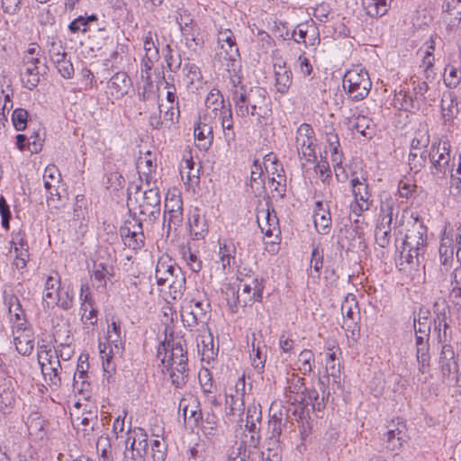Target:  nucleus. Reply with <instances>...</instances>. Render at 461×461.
<instances>
[{
  "mask_svg": "<svg viewBox=\"0 0 461 461\" xmlns=\"http://www.w3.org/2000/svg\"><path fill=\"white\" fill-rule=\"evenodd\" d=\"M220 124L228 146L235 141L234 120L231 104L226 102L221 92L213 87L204 100V109L199 115L194 134L199 141L198 147L207 150L213 141V129Z\"/></svg>",
  "mask_w": 461,
  "mask_h": 461,
  "instance_id": "nucleus-1",
  "label": "nucleus"
},
{
  "mask_svg": "<svg viewBox=\"0 0 461 461\" xmlns=\"http://www.w3.org/2000/svg\"><path fill=\"white\" fill-rule=\"evenodd\" d=\"M233 87L230 90L231 100L238 117H252L258 124L267 123L271 115V101L266 89L259 86L248 87L241 85V77L233 76Z\"/></svg>",
  "mask_w": 461,
  "mask_h": 461,
  "instance_id": "nucleus-2",
  "label": "nucleus"
},
{
  "mask_svg": "<svg viewBox=\"0 0 461 461\" xmlns=\"http://www.w3.org/2000/svg\"><path fill=\"white\" fill-rule=\"evenodd\" d=\"M400 229V233L404 232L400 248V264L402 265L405 262L419 266L426 251L427 227L417 215L411 214L405 221L404 227Z\"/></svg>",
  "mask_w": 461,
  "mask_h": 461,
  "instance_id": "nucleus-3",
  "label": "nucleus"
},
{
  "mask_svg": "<svg viewBox=\"0 0 461 461\" xmlns=\"http://www.w3.org/2000/svg\"><path fill=\"white\" fill-rule=\"evenodd\" d=\"M434 330L438 333V339L442 343L439 361L443 375H454L458 373L457 364L455 360V351L448 343L452 330L449 327L450 309L445 300L437 301L433 305Z\"/></svg>",
  "mask_w": 461,
  "mask_h": 461,
  "instance_id": "nucleus-4",
  "label": "nucleus"
},
{
  "mask_svg": "<svg viewBox=\"0 0 461 461\" xmlns=\"http://www.w3.org/2000/svg\"><path fill=\"white\" fill-rule=\"evenodd\" d=\"M238 290L231 286L226 290V299L231 308L261 301L264 285L263 279L258 275L243 268L238 272Z\"/></svg>",
  "mask_w": 461,
  "mask_h": 461,
  "instance_id": "nucleus-5",
  "label": "nucleus"
},
{
  "mask_svg": "<svg viewBox=\"0 0 461 461\" xmlns=\"http://www.w3.org/2000/svg\"><path fill=\"white\" fill-rule=\"evenodd\" d=\"M186 354L185 340L181 337H172L159 344L157 357L169 375L184 374L188 370Z\"/></svg>",
  "mask_w": 461,
  "mask_h": 461,
  "instance_id": "nucleus-6",
  "label": "nucleus"
},
{
  "mask_svg": "<svg viewBox=\"0 0 461 461\" xmlns=\"http://www.w3.org/2000/svg\"><path fill=\"white\" fill-rule=\"evenodd\" d=\"M124 338L121 322L113 321L107 327L104 341L99 342V354L104 372L112 375L115 373L113 358L121 356L124 349Z\"/></svg>",
  "mask_w": 461,
  "mask_h": 461,
  "instance_id": "nucleus-7",
  "label": "nucleus"
},
{
  "mask_svg": "<svg viewBox=\"0 0 461 461\" xmlns=\"http://www.w3.org/2000/svg\"><path fill=\"white\" fill-rule=\"evenodd\" d=\"M429 159V172L437 181L445 180L447 175L453 171L454 164L451 163V144L447 140H435L428 151Z\"/></svg>",
  "mask_w": 461,
  "mask_h": 461,
  "instance_id": "nucleus-8",
  "label": "nucleus"
},
{
  "mask_svg": "<svg viewBox=\"0 0 461 461\" xmlns=\"http://www.w3.org/2000/svg\"><path fill=\"white\" fill-rule=\"evenodd\" d=\"M217 40L221 48L218 53L221 62L231 76H237L241 68V61L233 32L229 29L221 30Z\"/></svg>",
  "mask_w": 461,
  "mask_h": 461,
  "instance_id": "nucleus-9",
  "label": "nucleus"
},
{
  "mask_svg": "<svg viewBox=\"0 0 461 461\" xmlns=\"http://www.w3.org/2000/svg\"><path fill=\"white\" fill-rule=\"evenodd\" d=\"M411 214L413 213L407 209H403L400 212V203L396 197L385 191L380 194L378 223L393 224L395 229L402 228Z\"/></svg>",
  "mask_w": 461,
  "mask_h": 461,
  "instance_id": "nucleus-10",
  "label": "nucleus"
},
{
  "mask_svg": "<svg viewBox=\"0 0 461 461\" xmlns=\"http://www.w3.org/2000/svg\"><path fill=\"white\" fill-rule=\"evenodd\" d=\"M372 87V82L366 70L356 67L346 72L343 77V88L348 97L355 102L365 99Z\"/></svg>",
  "mask_w": 461,
  "mask_h": 461,
  "instance_id": "nucleus-11",
  "label": "nucleus"
},
{
  "mask_svg": "<svg viewBox=\"0 0 461 461\" xmlns=\"http://www.w3.org/2000/svg\"><path fill=\"white\" fill-rule=\"evenodd\" d=\"M350 186L354 197L350 203V210L355 215L361 216L364 212L369 211L374 205V198L367 179L363 176L359 177L354 173L351 176Z\"/></svg>",
  "mask_w": 461,
  "mask_h": 461,
  "instance_id": "nucleus-12",
  "label": "nucleus"
},
{
  "mask_svg": "<svg viewBox=\"0 0 461 461\" xmlns=\"http://www.w3.org/2000/svg\"><path fill=\"white\" fill-rule=\"evenodd\" d=\"M123 453L124 461H145L149 450L148 434L141 428L130 430Z\"/></svg>",
  "mask_w": 461,
  "mask_h": 461,
  "instance_id": "nucleus-13",
  "label": "nucleus"
},
{
  "mask_svg": "<svg viewBox=\"0 0 461 461\" xmlns=\"http://www.w3.org/2000/svg\"><path fill=\"white\" fill-rule=\"evenodd\" d=\"M197 350L201 355L202 367L208 375L210 368L213 367L217 354L218 345L214 344L213 336L206 324H203L196 339Z\"/></svg>",
  "mask_w": 461,
  "mask_h": 461,
  "instance_id": "nucleus-14",
  "label": "nucleus"
},
{
  "mask_svg": "<svg viewBox=\"0 0 461 461\" xmlns=\"http://www.w3.org/2000/svg\"><path fill=\"white\" fill-rule=\"evenodd\" d=\"M315 134L312 127L308 123L301 124L295 136V143L298 155L305 158L307 161L315 158Z\"/></svg>",
  "mask_w": 461,
  "mask_h": 461,
  "instance_id": "nucleus-15",
  "label": "nucleus"
},
{
  "mask_svg": "<svg viewBox=\"0 0 461 461\" xmlns=\"http://www.w3.org/2000/svg\"><path fill=\"white\" fill-rule=\"evenodd\" d=\"M81 403L76 402L70 412L71 422L77 433H82V437L87 438L92 435L95 427L98 424L97 416L91 411L80 412Z\"/></svg>",
  "mask_w": 461,
  "mask_h": 461,
  "instance_id": "nucleus-16",
  "label": "nucleus"
},
{
  "mask_svg": "<svg viewBox=\"0 0 461 461\" xmlns=\"http://www.w3.org/2000/svg\"><path fill=\"white\" fill-rule=\"evenodd\" d=\"M140 214L155 221L160 214V194L157 186H151L143 192L141 199L139 201Z\"/></svg>",
  "mask_w": 461,
  "mask_h": 461,
  "instance_id": "nucleus-17",
  "label": "nucleus"
},
{
  "mask_svg": "<svg viewBox=\"0 0 461 461\" xmlns=\"http://www.w3.org/2000/svg\"><path fill=\"white\" fill-rule=\"evenodd\" d=\"M14 342L16 350L23 356H29L34 348V332L28 324H16L13 327Z\"/></svg>",
  "mask_w": 461,
  "mask_h": 461,
  "instance_id": "nucleus-18",
  "label": "nucleus"
},
{
  "mask_svg": "<svg viewBox=\"0 0 461 461\" xmlns=\"http://www.w3.org/2000/svg\"><path fill=\"white\" fill-rule=\"evenodd\" d=\"M405 423L401 419H397L396 423L393 420L388 427V430L384 434L383 439L385 447L390 451L399 450L405 441Z\"/></svg>",
  "mask_w": 461,
  "mask_h": 461,
  "instance_id": "nucleus-19",
  "label": "nucleus"
},
{
  "mask_svg": "<svg viewBox=\"0 0 461 461\" xmlns=\"http://www.w3.org/2000/svg\"><path fill=\"white\" fill-rule=\"evenodd\" d=\"M292 37L297 43H303L306 47L315 46L320 42L319 30L313 21L298 24L293 31Z\"/></svg>",
  "mask_w": 461,
  "mask_h": 461,
  "instance_id": "nucleus-20",
  "label": "nucleus"
},
{
  "mask_svg": "<svg viewBox=\"0 0 461 461\" xmlns=\"http://www.w3.org/2000/svg\"><path fill=\"white\" fill-rule=\"evenodd\" d=\"M287 390L290 393L289 400L294 402H299L303 404L306 401V394L309 399L317 397L315 391H310L304 383V378L302 376H292L291 379L287 380Z\"/></svg>",
  "mask_w": 461,
  "mask_h": 461,
  "instance_id": "nucleus-21",
  "label": "nucleus"
},
{
  "mask_svg": "<svg viewBox=\"0 0 461 461\" xmlns=\"http://www.w3.org/2000/svg\"><path fill=\"white\" fill-rule=\"evenodd\" d=\"M274 78L276 91L282 95H286L293 83V73L285 62L274 64Z\"/></svg>",
  "mask_w": 461,
  "mask_h": 461,
  "instance_id": "nucleus-22",
  "label": "nucleus"
},
{
  "mask_svg": "<svg viewBox=\"0 0 461 461\" xmlns=\"http://www.w3.org/2000/svg\"><path fill=\"white\" fill-rule=\"evenodd\" d=\"M312 217L317 232L328 234L332 222L330 205L322 201L315 202Z\"/></svg>",
  "mask_w": 461,
  "mask_h": 461,
  "instance_id": "nucleus-23",
  "label": "nucleus"
},
{
  "mask_svg": "<svg viewBox=\"0 0 461 461\" xmlns=\"http://www.w3.org/2000/svg\"><path fill=\"white\" fill-rule=\"evenodd\" d=\"M129 230L135 233V242H129V248L131 249H140L144 246L145 236L143 233V227L141 220L138 219L135 215L130 216L128 219L124 221L123 225L120 228V233H127L129 235Z\"/></svg>",
  "mask_w": 461,
  "mask_h": 461,
  "instance_id": "nucleus-24",
  "label": "nucleus"
},
{
  "mask_svg": "<svg viewBox=\"0 0 461 461\" xmlns=\"http://www.w3.org/2000/svg\"><path fill=\"white\" fill-rule=\"evenodd\" d=\"M183 81L191 91L202 88L203 77L200 68L193 62H185L182 68Z\"/></svg>",
  "mask_w": 461,
  "mask_h": 461,
  "instance_id": "nucleus-25",
  "label": "nucleus"
},
{
  "mask_svg": "<svg viewBox=\"0 0 461 461\" xmlns=\"http://www.w3.org/2000/svg\"><path fill=\"white\" fill-rule=\"evenodd\" d=\"M257 219L261 231L266 236L271 237L275 232L279 233L278 218L274 209L270 210L268 205L266 210L262 209L258 212Z\"/></svg>",
  "mask_w": 461,
  "mask_h": 461,
  "instance_id": "nucleus-26",
  "label": "nucleus"
},
{
  "mask_svg": "<svg viewBox=\"0 0 461 461\" xmlns=\"http://www.w3.org/2000/svg\"><path fill=\"white\" fill-rule=\"evenodd\" d=\"M218 262L225 272L236 263L237 248L233 240L229 239L219 240Z\"/></svg>",
  "mask_w": 461,
  "mask_h": 461,
  "instance_id": "nucleus-27",
  "label": "nucleus"
},
{
  "mask_svg": "<svg viewBox=\"0 0 461 461\" xmlns=\"http://www.w3.org/2000/svg\"><path fill=\"white\" fill-rule=\"evenodd\" d=\"M443 13V21L447 28H457L461 24V0H445Z\"/></svg>",
  "mask_w": 461,
  "mask_h": 461,
  "instance_id": "nucleus-28",
  "label": "nucleus"
},
{
  "mask_svg": "<svg viewBox=\"0 0 461 461\" xmlns=\"http://www.w3.org/2000/svg\"><path fill=\"white\" fill-rule=\"evenodd\" d=\"M60 277L58 273L50 276L45 281L43 303L48 308H53L59 302V294L60 291Z\"/></svg>",
  "mask_w": 461,
  "mask_h": 461,
  "instance_id": "nucleus-29",
  "label": "nucleus"
},
{
  "mask_svg": "<svg viewBox=\"0 0 461 461\" xmlns=\"http://www.w3.org/2000/svg\"><path fill=\"white\" fill-rule=\"evenodd\" d=\"M179 410L183 411L185 420L188 419L189 420H193L195 425L199 424L203 413L200 408V402L196 398L193 396L182 398L179 402Z\"/></svg>",
  "mask_w": 461,
  "mask_h": 461,
  "instance_id": "nucleus-30",
  "label": "nucleus"
},
{
  "mask_svg": "<svg viewBox=\"0 0 461 461\" xmlns=\"http://www.w3.org/2000/svg\"><path fill=\"white\" fill-rule=\"evenodd\" d=\"M341 313L343 315L342 327L349 330L355 328L357 321L359 319V309L357 303L352 297H347L341 304Z\"/></svg>",
  "mask_w": 461,
  "mask_h": 461,
  "instance_id": "nucleus-31",
  "label": "nucleus"
},
{
  "mask_svg": "<svg viewBox=\"0 0 461 461\" xmlns=\"http://www.w3.org/2000/svg\"><path fill=\"white\" fill-rule=\"evenodd\" d=\"M131 80L125 72H117L108 82V88L111 95L120 98L126 95L131 88Z\"/></svg>",
  "mask_w": 461,
  "mask_h": 461,
  "instance_id": "nucleus-32",
  "label": "nucleus"
},
{
  "mask_svg": "<svg viewBox=\"0 0 461 461\" xmlns=\"http://www.w3.org/2000/svg\"><path fill=\"white\" fill-rule=\"evenodd\" d=\"M348 130L360 133L366 138H372L374 133L373 121L364 115L352 116L347 119Z\"/></svg>",
  "mask_w": 461,
  "mask_h": 461,
  "instance_id": "nucleus-33",
  "label": "nucleus"
},
{
  "mask_svg": "<svg viewBox=\"0 0 461 461\" xmlns=\"http://www.w3.org/2000/svg\"><path fill=\"white\" fill-rule=\"evenodd\" d=\"M180 175L185 185L190 187L196 185L199 183L200 167L192 158H185L180 165Z\"/></svg>",
  "mask_w": 461,
  "mask_h": 461,
  "instance_id": "nucleus-34",
  "label": "nucleus"
},
{
  "mask_svg": "<svg viewBox=\"0 0 461 461\" xmlns=\"http://www.w3.org/2000/svg\"><path fill=\"white\" fill-rule=\"evenodd\" d=\"M113 267L112 265L101 262L95 261L93 266V278L96 284L97 289H105L107 281L110 280V277L113 276Z\"/></svg>",
  "mask_w": 461,
  "mask_h": 461,
  "instance_id": "nucleus-35",
  "label": "nucleus"
},
{
  "mask_svg": "<svg viewBox=\"0 0 461 461\" xmlns=\"http://www.w3.org/2000/svg\"><path fill=\"white\" fill-rule=\"evenodd\" d=\"M166 285L169 288V294L174 299L181 297L185 289V276L181 267H175L172 276L166 282Z\"/></svg>",
  "mask_w": 461,
  "mask_h": 461,
  "instance_id": "nucleus-36",
  "label": "nucleus"
},
{
  "mask_svg": "<svg viewBox=\"0 0 461 461\" xmlns=\"http://www.w3.org/2000/svg\"><path fill=\"white\" fill-rule=\"evenodd\" d=\"M42 179L47 194H55L54 191L59 189L61 182V175L59 168L54 165H49L46 167Z\"/></svg>",
  "mask_w": 461,
  "mask_h": 461,
  "instance_id": "nucleus-37",
  "label": "nucleus"
},
{
  "mask_svg": "<svg viewBox=\"0 0 461 461\" xmlns=\"http://www.w3.org/2000/svg\"><path fill=\"white\" fill-rule=\"evenodd\" d=\"M5 304L8 307L10 320L13 322V326L16 324H28L27 321L24 318V312L22 308V304L19 299L15 295H9L5 299Z\"/></svg>",
  "mask_w": 461,
  "mask_h": 461,
  "instance_id": "nucleus-38",
  "label": "nucleus"
},
{
  "mask_svg": "<svg viewBox=\"0 0 461 461\" xmlns=\"http://www.w3.org/2000/svg\"><path fill=\"white\" fill-rule=\"evenodd\" d=\"M177 266L171 258H160L156 266L155 277L158 285H166V282L172 276L175 267Z\"/></svg>",
  "mask_w": 461,
  "mask_h": 461,
  "instance_id": "nucleus-39",
  "label": "nucleus"
},
{
  "mask_svg": "<svg viewBox=\"0 0 461 461\" xmlns=\"http://www.w3.org/2000/svg\"><path fill=\"white\" fill-rule=\"evenodd\" d=\"M391 0H362L363 8L370 17L384 15L390 6Z\"/></svg>",
  "mask_w": 461,
  "mask_h": 461,
  "instance_id": "nucleus-40",
  "label": "nucleus"
},
{
  "mask_svg": "<svg viewBox=\"0 0 461 461\" xmlns=\"http://www.w3.org/2000/svg\"><path fill=\"white\" fill-rule=\"evenodd\" d=\"M200 421L202 432L206 438H212L219 435L218 417L214 412H206Z\"/></svg>",
  "mask_w": 461,
  "mask_h": 461,
  "instance_id": "nucleus-41",
  "label": "nucleus"
},
{
  "mask_svg": "<svg viewBox=\"0 0 461 461\" xmlns=\"http://www.w3.org/2000/svg\"><path fill=\"white\" fill-rule=\"evenodd\" d=\"M457 102L452 94H444L441 99V113L446 122L452 121L458 114Z\"/></svg>",
  "mask_w": 461,
  "mask_h": 461,
  "instance_id": "nucleus-42",
  "label": "nucleus"
},
{
  "mask_svg": "<svg viewBox=\"0 0 461 461\" xmlns=\"http://www.w3.org/2000/svg\"><path fill=\"white\" fill-rule=\"evenodd\" d=\"M21 79L24 87L29 90L34 89L40 83L39 66H23Z\"/></svg>",
  "mask_w": 461,
  "mask_h": 461,
  "instance_id": "nucleus-43",
  "label": "nucleus"
},
{
  "mask_svg": "<svg viewBox=\"0 0 461 461\" xmlns=\"http://www.w3.org/2000/svg\"><path fill=\"white\" fill-rule=\"evenodd\" d=\"M443 245L450 248L461 249V227L447 225L443 230L442 238Z\"/></svg>",
  "mask_w": 461,
  "mask_h": 461,
  "instance_id": "nucleus-44",
  "label": "nucleus"
},
{
  "mask_svg": "<svg viewBox=\"0 0 461 461\" xmlns=\"http://www.w3.org/2000/svg\"><path fill=\"white\" fill-rule=\"evenodd\" d=\"M430 141L429 129L426 125H420L414 132V137L411 142V149L418 151H426L425 149Z\"/></svg>",
  "mask_w": 461,
  "mask_h": 461,
  "instance_id": "nucleus-45",
  "label": "nucleus"
},
{
  "mask_svg": "<svg viewBox=\"0 0 461 461\" xmlns=\"http://www.w3.org/2000/svg\"><path fill=\"white\" fill-rule=\"evenodd\" d=\"M46 47L49 51L50 60L58 61L59 59L64 58L68 55L65 51V47L62 45V41L57 37V35H51L47 37Z\"/></svg>",
  "mask_w": 461,
  "mask_h": 461,
  "instance_id": "nucleus-46",
  "label": "nucleus"
},
{
  "mask_svg": "<svg viewBox=\"0 0 461 461\" xmlns=\"http://www.w3.org/2000/svg\"><path fill=\"white\" fill-rule=\"evenodd\" d=\"M48 351L46 349V346H42L39 348L38 350V359L39 364L41 366V375H50L49 370L52 371L54 375H58V366H60L59 360H49L47 358Z\"/></svg>",
  "mask_w": 461,
  "mask_h": 461,
  "instance_id": "nucleus-47",
  "label": "nucleus"
},
{
  "mask_svg": "<svg viewBox=\"0 0 461 461\" xmlns=\"http://www.w3.org/2000/svg\"><path fill=\"white\" fill-rule=\"evenodd\" d=\"M244 410L242 397L238 395H226L225 411L227 415L240 416Z\"/></svg>",
  "mask_w": 461,
  "mask_h": 461,
  "instance_id": "nucleus-48",
  "label": "nucleus"
},
{
  "mask_svg": "<svg viewBox=\"0 0 461 461\" xmlns=\"http://www.w3.org/2000/svg\"><path fill=\"white\" fill-rule=\"evenodd\" d=\"M392 225L378 223L375 231V242L381 248H386L391 241Z\"/></svg>",
  "mask_w": 461,
  "mask_h": 461,
  "instance_id": "nucleus-49",
  "label": "nucleus"
},
{
  "mask_svg": "<svg viewBox=\"0 0 461 461\" xmlns=\"http://www.w3.org/2000/svg\"><path fill=\"white\" fill-rule=\"evenodd\" d=\"M263 169L262 167L258 161H254L251 166L250 172V187L253 192H260L261 189L264 188V180L262 178Z\"/></svg>",
  "mask_w": 461,
  "mask_h": 461,
  "instance_id": "nucleus-50",
  "label": "nucleus"
},
{
  "mask_svg": "<svg viewBox=\"0 0 461 461\" xmlns=\"http://www.w3.org/2000/svg\"><path fill=\"white\" fill-rule=\"evenodd\" d=\"M416 334V346H417V359L421 363L422 367L428 363L429 357L427 355L428 351V337L429 335H423L420 333Z\"/></svg>",
  "mask_w": 461,
  "mask_h": 461,
  "instance_id": "nucleus-51",
  "label": "nucleus"
},
{
  "mask_svg": "<svg viewBox=\"0 0 461 461\" xmlns=\"http://www.w3.org/2000/svg\"><path fill=\"white\" fill-rule=\"evenodd\" d=\"M393 103L394 106L399 110L411 112L415 108L414 99L409 95V93L402 90L395 95Z\"/></svg>",
  "mask_w": 461,
  "mask_h": 461,
  "instance_id": "nucleus-52",
  "label": "nucleus"
},
{
  "mask_svg": "<svg viewBox=\"0 0 461 461\" xmlns=\"http://www.w3.org/2000/svg\"><path fill=\"white\" fill-rule=\"evenodd\" d=\"M182 257L192 272L199 273L202 270L203 261L197 257L195 252L191 250L190 248L183 249Z\"/></svg>",
  "mask_w": 461,
  "mask_h": 461,
  "instance_id": "nucleus-53",
  "label": "nucleus"
},
{
  "mask_svg": "<svg viewBox=\"0 0 461 461\" xmlns=\"http://www.w3.org/2000/svg\"><path fill=\"white\" fill-rule=\"evenodd\" d=\"M427 151H418L411 149L408 157V164L411 171L418 173L425 166Z\"/></svg>",
  "mask_w": 461,
  "mask_h": 461,
  "instance_id": "nucleus-54",
  "label": "nucleus"
},
{
  "mask_svg": "<svg viewBox=\"0 0 461 461\" xmlns=\"http://www.w3.org/2000/svg\"><path fill=\"white\" fill-rule=\"evenodd\" d=\"M266 355L262 353L261 348L258 344H255V339L252 341V352L250 354V359L253 367L256 372L262 373L266 363Z\"/></svg>",
  "mask_w": 461,
  "mask_h": 461,
  "instance_id": "nucleus-55",
  "label": "nucleus"
},
{
  "mask_svg": "<svg viewBox=\"0 0 461 461\" xmlns=\"http://www.w3.org/2000/svg\"><path fill=\"white\" fill-rule=\"evenodd\" d=\"M314 361L313 353L311 350H303L298 357L296 366L297 369L302 372L303 375L312 371V364Z\"/></svg>",
  "mask_w": 461,
  "mask_h": 461,
  "instance_id": "nucleus-56",
  "label": "nucleus"
},
{
  "mask_svg": "<svg viewBox=\"0 0 461 461\" xmlns=\"http://www.w3.org/2000/svg\"><path fill=\"white\" fill-rule=\"evenodd\" d=\"M196 319H199L204 323L206 313L210 309V303L203 301H191L190 304L186 307Z\"/></svg>",
  "mask_w": 461,
  "mask_h": 461,
  "instance_id": "nucleus-57",
  "label": "nucleus"
},
{
  "mask_svg": "<svg viewBox=\"0 0 461 461\" xmlns=\"http://www.w3.org/2000/svg\"><path fill=\"white\" fill-rule=\"evenodd\" d=\"M151 456L153 461H165L167 457V444L158 436L150 443Z\"/></svg>",
  "mask_w": 461,
  "mask_h": 461,
  "instance_id": "nucleus-58",
  "label": "nucleus"
},
{
  "mask_svg": "<svg viewBox=\"0 0 461 461\" xmlns=\"http://www.w3.org/2000/svg\"><path fill=\"white\" fill-rule=\"evenodd\" d=\"M188 222L190 226V231L196 237L203 236V233L207 231L204 227V221L197 211H194L189 215Z\"/></svg>",
  "mask_w": 461,
  "mask_h": 461,
  "instance_id": "nucleus-59",
  "label": "nucleus"
},
{
  "mask_svg": "<svg viewBox=\"0 0 461 461\" xmlns=\"http://www.w3.org/2000/svg\"><path fill=\"white\" fill-rule=\"evenodd\" d=\"M59 59V60L58 61H53L59 73L64 78H72L75 73V69L70 59L68 58V55Z\"/></svg>",
  "mask_w": 461,
  "mask_h": 461,
  "instance_id": "nucleus-60",
  "label": "nucleus"
},
{
  "mask_svg": "<svg viewBox=\"0 0 461 461\" xmlns=\"http://www.w3.org/2000/svg\"><path fill=\"white\" fill-rule=\"evenodd\" d=\"M249 454L243 442L236 443L228 453L226 461H248Z\"/></svg>",
  "mask_w": 461,
  "mask_h": 461,
  "instance_id": "nucleus-61",
  "label": "nucleus"
},
{
  "mask_svg": "<svg viewBox=\"0 0 461 461\" xmlns=\"http://www.w3.org/2000/svg\"><path fill=\"white\" fill-rule=\"evenodd\" d=\"M56 194H47V205L51 213H56L60 211L66 204L67 198L62 196L59 191H54Z\"/></svg>",
  "mask_w": 461,
  "mask_h": 461,
  "instance_id": "nucleus-62",
  "label": "nucleus"
},
{
  "mask_svg": "<svg viewBox=\"0 0 461 461\" xmlns=\"http://www.w3.org/2000/svg\"><path fill=\"white\" fill-rule=\"evenodd\" d=\"M450 294L452 299H461V267H456L451 274Z\"/></svg>",
  "mask_w": 461,
  "mask_h": 461,
  "instance_id": "nucleus-63",
  "label": "nucleus"
},
{
  "mask_svg": "<svg viewBox=\"0 0 461 461\" xmlns=\"http://www.w3.org/2000/svg\"><path fill=\"white\" fill-rule=\"evenodd\" d=\"M439 260L446 271L449 269L454 261V248L449 246H444L443 240H441L439 246Z\"/></svg>",
  "mask_w": 461,
  "mask_h": 461,
  "instance_id": "nucleus-64",
  "label": "nucleus"
}]
</instances>
